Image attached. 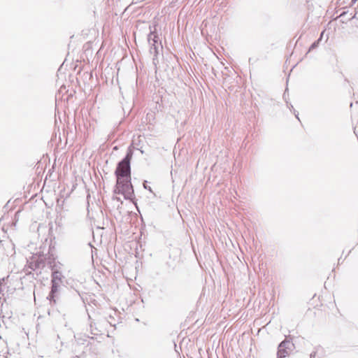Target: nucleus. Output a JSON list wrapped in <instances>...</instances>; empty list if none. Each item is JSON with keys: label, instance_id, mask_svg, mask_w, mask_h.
I'll return each mask as SVG.
<instances>
[{"label": "nucleus", "instance_id": "nucleus-1", "mask_svg": "<svg viewBox=\"0 0 358 358\" xmlns=\"http://www.w3.org/2000/svg\"><path fill=\"white\" fill-rule=\"evenodd\" d=\"M132 156L133 150L129 148L125 157L118 162L115 171L117 180L114 193L123 194L125 199H132L134 196V191L131 182V160Z\"/></svg>", "mask_w": 358, "mask_h": 358}, {"label": "nucleus", "instance_id": "nucleus-2", "mask_svg": "<svg viewBox=\"0 0 358 358\" xmlns=\"http://www.w3.org/2000/svg\"><path fill=\"white\" fill-rule=\"evenodd\" d=\"M64 275L60 271L55 270L52 272L51 290L47 296V299L49 301L51 306H56L59 301V290Z\"/></svg>", "mask_w": 358, "mask_h": 358}, {"label": "nucleus", "instance_id": "nucleus-3", "mask_svg": "<svg viewBox=\"0 0 358 358\" xmlns=\"http://www.w3.org/2000/svg\"><path fill=\"white\" fill-rule=\"evenodd\" d=\"M294 348L293 343L287 338L282 341L278 347L277 358H285Z\"/></svg>", "mask_w": 358, "mask_h": 358}, {"label": "nucleus", "instance_id": "nucleus-4", "mask_svg": "<svg viewBox=\"0 0 358 358\" xmlns=\"http://www.w3.org/2000/svg\"><path fill=\"white\" fill-rule=\"evenodd\" d=\"M148 41L150 45V52L156 57L158 54L159 48H162L161 42H159V37L155 31H150L148 36Z\"/></svg>", "mask_w": 358, "mask_h": 358}, {"label": "nucleus", "instance_id": "nucleus-5", "mask_svg": "<svg viewBox=\"0 0 358 358\" xmlns=\"http://www.w3.org/2000/svg\"><path fill=\"white\" fill-rule=\"evenodd\" d=\"M29 266L32 270L43 268L45 266V259L43 257L33 256L29 261Z\"/></svg>", "mask_w": 358, "mask_h": 358}, {"label": "nucleus", "instance_id": "nucleus-6", "mask_svg": "<svg viewBox=\"0 0 358 358\" xmlns=\"http://www.w3.org/2000/svg\"><path fill=\"white\" fill-rule=\"evenodd\" d=\"M322 34H321V37L316 41H315L311 45L310 47L309 48V51L313 50L314 48H317L320 41H321V38H322Z\"/></svg>", "mask_w": 358, "mask_h": 358}, {"label": "nucleus", "instance_id": "nucleus-7", "mask_svg": "<svg viewBox=\"0 0 358 358\" xmlns=\"http://www.w3.org/2000/svg\"><path fill=\"white\" fill-rule=\"evenodd\" d=\"M146 182H147V181H144V182H143L144 188L148 189L150 192H152L151 187L147 186Z\"/></svg>", "mask_w": 358, "mask_h": 358}, {"label": "nucleus", "instance_id": "nucleus-8", "mask_svg": "<svg viewBox=\"0 0 358 358\" xmlns=\"http://www.w3.org/2000/svg\"><path fill=\"white\" fill-rule=\"evenodd\" d=\"M316 356V352H313L310 355V358H315Z\"/></svg>", "mask_w": 358, "mask_h": 358}, {"label": "nucleus", "instance_id": "nucleus-9", "mask_svg": "<svg viewBox=\"0 0 358 358\" xmlns=\"http://www.w3.org/2000/svg\"><path fill=\"white\" fill-rule=\"evenodd\" d=\"M347 11H343L341 13L340 16L339 17H343V16H345V15L347 14Z\"/></svg>", "mask_w": 358, "mask_h": 358}, {"label": "nucleus", "instance_id": "nucleus-10", "mask_svg": "<svg viewBox=\"0 0 358 358\" xmlns=\"http://www.w3.org/2000/svg\"><path fill=\"white\" fill-rule=\"evenodd\" d=\"M357 11H355V13L351 16V17L349 19V20H352V19H354L356 17V15H357Z\"/></svg>", "mask_w": 358, "mask_h": 358}, {"label": "nucleus", "instance_id": "nucleus-11", "mask_svg": "<svg viewBox=\"0 0 358 358\" xmlns=\"http://www.w3.org/2000/svg\"><path fill=\"white\" fill-rule=\"evenodd\" d=\"M294 114H295L296 117L298 120H299V117H298V113H297V114H296V113H294Z\"/></svg>", "mask_w": 358, "mask_h": 358}, {"label": "nucleus", "instance_id": "nucleus-12", "mask_svg": "<svg viewBox=\"0 0 358 358\" xmlns=\"http://www.w3.org/2000/svg\"><path fill=\"white\" fill-rule=\"evenodd\" d=\"M115 199L116 200H117V201H120V198H119V197H115Z\"/></svg>", "mask_w": 358, "mask_h": 358}, {"label": "nucleus", "instance_id": "nucleus-13", "mask_svg": "<svg viewBox=\"0 0 358 358\" xmlns=\"http://www.w3.org/2000/svg\"><path fill=\"white\" fill-rule=\"evenodd\" d=\"M357 0H352V3H355Z\"/></svg>", "mask_w": 358, "mask_h": 358}, {"label": "nucleus", "instance_id": "nucleus-14", "mask_svg": "<svg viewBox=\"0 0 358 358\" xmlns=\"http://www.w3.org/2000/svg\"><path fill=\"white\" fill-rule=\"evenodd\" d=\"M356 11H358V6L357 8H355Z\"/></svg>", "mask_w": 358, "mask_h": 358}]
</instances>
